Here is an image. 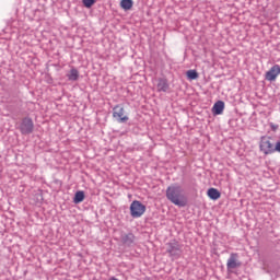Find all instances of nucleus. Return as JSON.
Listing matches in <instances>:
<instances>
[{
	"label": "nucleus",
	"instance_id": "6e6552de",
	"mask_svg": "<svg viewBox=\"0 0 280 280\" xmlns=\"http://www.w3.org/2000/svg\"><path fill=\"white\" fill-rule=\"evenodd\" d=\"M136 241H137V237L135 236V234L132 232H129V233L121 232L120 242H121L122 246H127L128 248H130V247L135 246Z\"/></svg>",
	"mask_w": 280,
	"mask_h": 280
},
{
	"label": "nucleus",
	"instance_id": "6ab92c4d",
	"mask_svg": "<svg viewBox=\"0 0 280 280\" xmlns=\"http://www.w3.org/2000/svg\"><path fill=\"white\" fill-rule=\"evenodd\" d=\"M273 152H279L280 153V141H278L275 147H273Z\"/></svg>",
	"mask_w": 280,
	"mask_h": 280
},
{
	"label": "nucleus",
	"instance_id": "7ed1b4c3",
	"mask_svg": "<svg viewBox=\"0 0 280 280\" xmlns=\"http://www.w3.org/2000/svg\"><path fill=\"white\" fill-rule=\"evenodd\" d=\"M145 213V205L139 200H133L130 205V215L131 218H141Z\"/></svg>",
	"mask_w": 280,
	"mask_h": 280
},
{
	"label": "nucleus",
	"instance_id": "39448f33",
	"mask_svg": "<svg viewBox=\"0 0 280 280\" xmlns=\"http://www.w3.org/2000/svg\"><path fill=\"white\" fill-rule=\"evenodd\" d=\"M113 117L118 121V124H126L128 121V116H126V109H124V106L116 105L113 108Z\"/></svg>",
	"mask_w": 280,
	"mask_h": 280
},
{
	"label": "nucleus",
	"instance_id": "a211bd4d",
	"mask_svg": "<svg viewBox=\"0 0 280 280\" xmlns=\"http://www.w3.org/2000/svg\"><path fill=\"white\" fill-rule=\"evenodd\" d=\"M270 128L273 132H277V130H279V125H275L273 122H270Z\"/></svg>",
	"mask_w": 280,
	"mask_h": 280
},
{
	"label": "nucleus",
	"instance_id": "0eeeda50",
	"mask_svg": "<svg viewBox=\"0 0 280 280\" xmlns=\"http://www.w3.org/2000/svg\"><path fill=\"white\" fill-rule=\"evenodd\" d=\"M166 253L170 257H180V244L176 240H173L166 244Z\"/></svg>",
	"mask_w": 280,
	"mask_h": 280
},
{
	"label": "nucleus",
	"instance_id": "9d476101",
	"mask_svg": "<svg viewBox=\"0 0 280 280\" xmlns=\"http://www.w3.org/2000/svg\"><path fill=\"white\" fill-rule=\"evenodd\" d=\"M170 89V83H167L166 79H159L158 81V91L160 93H167V90Z\"/></svg>",
	"mask_w": 280,
	"mask_h": 280
},
{
	"label": "nucleus",
	"instance_id": "2eb2a0df",
	"mask_svg": "<svg viewBox=\"0 0 280 280\" xmlns=\"http://www.w3.org/2000/svg\"><path fill=\"white\" fill-rule=\"evenodd\" d=\"M73 202L74 205H80V202H84V191H77L73 198Z\"/></svg>",
	"mask_w": 280,
	"mask_h": 280
},
{
	"label": "nucleus",
	"instance_id": "f03ea898",
	"mask_svg": "<svg viewBox=\"0 0 280 280\" xmlns=\"http://www.w3.org/2000/svg\"><path fill=\"white\" fill-rule=\"evenodd\" d=\"M259 150L264 152L266 156H268V154H275V143H272V139L268 136H262L259 142Z\"/></svg>",
	"mask_w": 280,
	"mask_h": 280
},
{
	"label": "nucleus",
	"instance_id": "4468645a",
	"mask_svg": "<svg viewBox=\"0 0 280 280\" xmlns=\"http://www.w3.org/2000/svg\"><path fill=\"white\" fill-rule=\"evenodd\" d=\"M132 5H135V2L132 0L120 1V8L125 11L132 10Z\"/></svg>",
	"mask_w": 280,
	"mask_h": 280
},
{
	"label": "nucleus",
	"instance_id": "f3484780",
	"mask_svg": "<svg viewBox=\"0 0 280 280\" xmlns=\"http://www.w3.org/2000/svg\"><path fill=\"white\" fill-rule=\"evenodd\" d=\"M83 5L85 8H93V5H95V0H83Z\"/></svg>",
	"mask_w": 280,
	"mask_h": 280
},
{
	"label": "nucleus",
	"instance_id": "f257e3e1",
	"mask_svg": "<svg viewBox=\"0 0 280 280\" xmlns=\"http://www.w3.org/2000/svg\"><path fill=\"white\" fill-rule=\"evenodd\" d=\"M166 198L176 207H187V197L183 194L180 186H168L166 189Z\"/></svg>",
	"mask_w": 280,
	"mask_h": 280
},
{
	"label": "nucleus",
	"instance_id": "f8f14e48",
	"mask_svg": "<svg viewBox=\"0 0 280 280\" xmlns=\"http://www.w3.org/2000/svg\"><path fill=\"white\" fill-rule=\"evenodd\" d=\"M67 78L70 82H78V79L80 78V72L78 71V69L72 68L70 70V73L67 74Z\"/></svg>",
	"mask_w": 280,
	"mask_h": 280
},
{
	"label": "nucleus",
	"instance_id": "423d86ee",
	"mask_svg": "<svg viewBox=\"0 0 280 280\" xmlns=\"http://www.w3.org/2000/svg\"><path fill=\"white\" fill-rule=\"evenodd\" d=\"M241 267H242V261H240V254L232 253L226 262L228 272H233L235 268H241Z\"/></svg>",
	"mask_w": 280,
	"mask_h": 280
},
{
	"label": "nucleus",
	"instance_id": "9b49d317",
	"mask_svg": "<svg viewBox=\"0 0 280 280\" xmlns=\"http://www.w3.org/2000/svg\"><path fill=\"white\" fill-rule=\"evenodd\" d=\"M213 115H222L224 113V101H218L212 107Z\"/></svg>",
	"mask_w": 280,
	"mask_h": 280
},
{
	"label": "nucleus",
	"instance_id": "dca6fc26",
	"mask_svg": "<svg viewBox=\"0 0 280 280\" xmlns=\"http://www.w3.org/2000/svg\"><path fill=\"white\" fill-rule=\"evenodd\" d=\"M186 75H187L188 80H198V71H196V70H188L186 72Z\"/></svg>",
	"mask_w": 280,
	"mask_h": 280
},
{
	"label": "nucleus",
	"instance_id": "ddd939ff",
	"mask_svg": "<svg viewBox=\"0 0 280 280\" xmlns=\"http://www.w3.org/2000/svg\"><path fill=\"white\" fill-rule=\"evenodd\" d=\"M220 196H222V194H220V190H218L217 188L208 189V197L211 200H219Z\"/></svg>",
	"mask_w": 280,
	"mask_h": 280
},
{
	"label": "nucleus",
	"instance_id": "1a4fd4ad",
	"mask_svg": "<svg viewBox=\"0 0 280 280\" xmlns=\"http://www.w3.org/2000/svg\"><path fill=\"white\" fill-rule=\"evenodd\" d=\"M280 75V66L275 65L270 68L269 71L265 74V80H268V82H275L277 78Z\"/></svg>",
	"mask_w": 280,
	"mask_h": 280
},
{
	"label": "nucleus",
	"instance_id": "20e7f679",
	"mask_svg": "<svg viewBox=\"0 0 280 280\" xmlns=\"http://www.w3.org/2000/svg\"><path fill=\"white\" fill-rule=\"evenodd\" d=\"M21 135H32L34 132V120L31 117H24L19 128Z\"/></svg>",
	"mask_w": 280,
	"mask_h": 280
}]
</instances>
